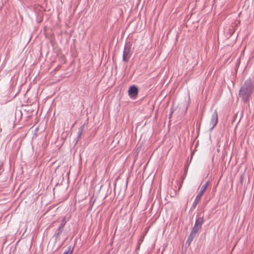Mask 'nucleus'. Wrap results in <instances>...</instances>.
<instances>
[{"label": "nucleus", "instance_id": "obj_14", "mask_svg": "<svg viewBox=\"0 0 254 254\" xmlns=\"http://www.w3.org/2000/svg\"><path fill=\"white\" fill-rule=\"evenodd\" d=\"M173 111H171V113H170V115L171 116L172 114H173Z\"/></svg>", "mask_w": 254, "mask_h": 254}, {"label": "nucleus", "instance_id": "obj_3", "mask_svg": "<svg viewBox=\"0 0 254 254\" xmlns=\"http://www.w3.org/2000/svg\"><path fill=\"white\" fill-rule=\"evenodd\" d=\"M208 185V182H207L205 184L203 185L201 188L200 191L197 194L195 198L194 201L191 205V208L194 209L199 201L201 200V197L205 191L206 188H207Z\"/></svg>", "mask_w": 254, "mask_h": 254}, {"label": "nucleus", "instance_id": "obj_5", "mask_svg": "<svg viewBox=\"0 0 254 254\" xmlns=\"http://www.w3.org/2000/svg\"><path fill=\"white\" fill-rule=\"evenodd\" d=\"M138 88L134 85L130 86L128 90V94L129 97L132 99H135L138 93Z\"/></svg>", "mask_w": 254, "mask_h": 254}, {"label": "nucleus", "instance_id": "obj_12", "mask_svg": "<svg viewBox=\"0 0 254 254\" xmlns=\"http://www.w3.org/2000/svg\"><path fill=\"white\" fill-rule=\"evenodd\" d=\"M193 240L192 239H191L190 238H188V239L187 240V242H186V243L187 244H188L189 246H190L191 244V243L192 242Z\"/></svg>", "mask_w": 254, "mask_h": 254}, {"label": "nucleus", "instance_id": "obj_11", "mask_svg": "<svg viewBox=\"0 0 254 254\" xmlns=\"http://www.w3.org/2000/svg\"><path fill=\"white\" fill-rule=\"evenodd\" d=\"M74 245L72 246L70 245L68 247L67 250H66L67 252L69 253V254H72L74 250Z\"/></svg>", "mask_w": 254, "mask_h": 254}, {"label": "nucleus", "instance_id": "obj_6", "mask_svg": "<svg viewBox=\"0 0 254 254\" xmlns=\"http://www.w3.org/2000/svg\"><path fill=\"white\" fill-rule=\"evenodd\" d=\"M218 123V112L217 110H215L214 112L213 113L211 120L210 122V125L211 126V128H210V130H212L213 128L215 127Z\"/></svg>", "mask_w": 254, "mask_h": 254}, {"label": "nucleus", "instance_id": "obj_2", "mask_svg": "<svg viewBox=\"0 0 254 254\" xmlns=\"http://www.w3.org/2000/svg\"><path fill=\"white\" fill-rule=\"evenodd\" d=\"M69 218L66 219V216H64L63 217L62 220L61 221V223L59 227L57 229V231L55 232L54 236L55 237V241L57 242L59 241L60 239V235L64 231V227L67 223V221L69 220Z\"/></svg>", "mask_w": 254, "mask_h": 254}, {"label": "nucleus", "instance_id": "obj_10", "mask_svg": "<svg viewBox=\"0 0 254 254\" xmlns=\"http://www.w3.org/2000/svg\"><path fill=\"white\" fill-rule=\"evenodd\" d=\"M198 231H196L194 229H192V230L190 232V233L189 236L188 237L190 238L191 239H192L193 240V239L194 238V237H195V236L196 235L197 233H198Z\"/></svg>", "mask_w": 254, "mask_h": 254}, {"label": "nucleus", "instance_id": "obj_7", "mask_svg": "<svg viewBox=\"0 0 254 254\" xmlns=\"http://www.w3.org/2000/svg\"><path fill=\"white\" fill-rule=\"evenodd\" d=\"M204 222V220L203 216L197 218L195 220V224L192 229L198 231L201 228L202 225Z\"/></svg>", "mask_w": 254, "mask_h": 254}, {"label": "nucleus", "instance_id": "obj_8", "mask_svg": "<svg viewBox=\"0 0 254 254\" xmlns=\"http://www.w3.org/2000/svg\"><path fill=\"white\" fill-rule=\"evenodd\" d=\"M85 126V124H84L79 127L78 131L77 132V140L76 141V143H77V142L80 139L81 135L84 130Z\"/></svg>", "mask_w": 254, "mask_h": 254}, {"label": "nucleus", "instance_id": "obj_9", "mask_svg": "<svg viewBox=\"0 0 254 254\" xmlns=\"http://www.w3.org/2000/svg\"><path fill=\"white\" fill-rule=\"evenodd\" d=\"M198 231H196L194 229H192V230L190 232V233L189 236L188 237L190 238L191 239H192L193 240V239L194 238V237H195V236L196 235L197 233H198Z\"/></svg>", "mask_w": 254, "mask_h": 254}, {"label": "nucleus", "instance_id": "obj_4", "mask_svg": "<svg viewBox=\"0 0 254 254\" xmlns=\"http://www.w3.org/2000/svg\"><path fill=\"white\" fill-rule=\"evenodd\" d=\"M132 45L129 42L126 43L123 51V61L124 62H127L132 55L131 50Z\"/></svg>", "mask_w": 254, "mask_h": 254}, {"label": "nucleus", "instance_id": "obj_13", "mask_svg": "<svg viewBox=\"0 0 254 254\" xmlns=\"http://www.w3.org/2000/svg\"><path fill=\"white\" fill-rule=\"evenodd\" d=\"M63 254H69V253H68V252L65 251Z\"/></svg>", "mask_w": 254, "mask_h": 254}, {"label": "nucleus", "instance_id": "obj_1", "mask_svg": "<svg viewBox=\"0 0 254 254\" xmlns=\"http://www.w3.org/2000/svg\"><path fill=\"white\" fill-rule=\"evenodd\" d=\"M254 90V83L250 78H248L241 86L239 92V95L244 103H247L249 101Z\"/></svg>", "mask_w": 254, "mask_h": 254}]
</instances>
